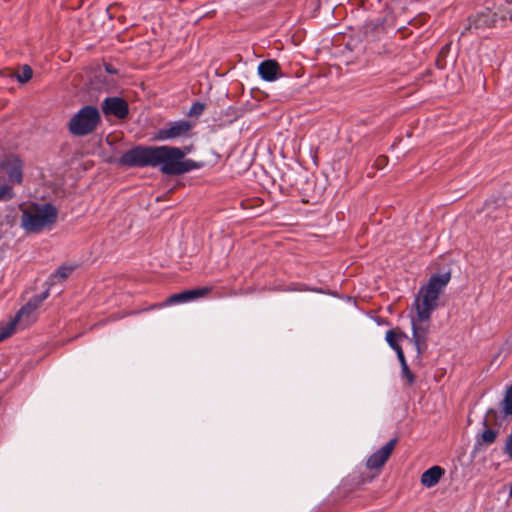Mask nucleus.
<instances>
[{"label": "nucleus", "mask_w": 512, "mask_h": 512, "mask_svg": "<svg viewBox=\"0 0 512 512\" xmlns=\"http://www.w3.org/2000/svg\"><path fill=\"white\" fill-rule=\"evenodd\" d=\"M189 152V147L137 145L124 152L119 163L127 167H160L163 174L177 176L203 167V163L185 158Z\"/></svg>", "instance_id": "1"}, {"label": "nucleus", "mask_w": 512, "mask_h": 512, "mask_svg": "<svg viewBox=\"0 0 512 512\" xmlns=\"http://www.w3.org/2000/svg\"><path fill=\"white\" fill-rule=\"evenodd\" d=\"M451 280L450 272L433 274L423 285L412 304L411 315L412 336L417 356L420 357L428 348V335L430 333L431 315L438 307V299Z\"/></svg>", "instance_id": "2"}, {"label": "nucleus", "mask_w": 512, "mask_h": 512, "mask_svg": "<svg viewBox=\"0 0 512 512\" xmlns=\"http://www.w3.org/2000/svg\"><path fill=\"white\" fill-rule=\"evenodd\" d=\"M64 283V265H60L56 273L51 275L47 280V288L40 294L31 298L16 313L13 319L0 326V342L13 334L16 327L25 328L36 321L37 309L40 304L50 295H60L63 292Z\"/></svg>", "instance_id": "3"}, {"label": "nucleus", "mask_w": 512, "mask_h": 512, "mask_svg": "<svg viewBox=\"0 0 512 512\" xmlns=\"http://www.w3.org/2000/svg\"><path fill=\"white\" fill-rule=\"evenodd\" d=\"M58 212L51 203H32L22 210L21 228L29 234L49 229L57 220Z\"/></svg>", "instance_id": "4"}, {"label": "nucleus", "mask_w": 512, "mask_h": 512, "mask_svg": "<svg viewBox=\"0 0 512 512\" xmlns=\"http://www.w3.org/2000/svg\"><path fill=\"white\" fill-rule=\"evenodd\" d=\"M101 121L100 113L94 106L81 108L69 122V130L76 136H86L92 133Z\"/></svg>", "instance_id": "5"}, {"label": "nucleus", "mask_w": 512, "mask_h": 512, "mask_svg": "<svg viewBox=\"0 0 512 512\" xmlns=\"http://www.w3.org/2000/svg\"><path fill=\"white\" fill-rule=\"evenodd\" d=\"M193 124L188 120H178L167 122L163 127L159 128L153 133L152 139L154 141H170L179 138H187Z\"/></svg>", "instance_id": "6"}, {"label": "nucleus", "mask_w": 512, "mask_h": 512, "mask_svg": "<svg viewBox=\"0 0 512 512\" xmlns=\"http://www.w3.org/2000/svg\"><path fill=\"white\" fill-rule=\"evenodd\" d=\"M211 287H200L190 290H184L180 293H175L170 295L164 302L160 304H155L150 307V309L162 308L170 305H177L188 303L194 301L199 298H203L211 292Z\"/></svg>", "instance_id": "7"}, {"label": "nucleus", "mask_w": 512, "mask_h": 512, "mask_svg": "<svg viewBox=\"0 0 512 512\" xmlns=\"http://www.w3.org/2000/svg\"><path fill=\"white\" fill-rule=\"evenodd\" d=\"M0 169L5 171L13 184H20L23 180V163L16 155H8L0 161Z\"/></svg>", "instance_id": "8"}, {"label": "nucleus", "mask_w": 512, "mask_h": 512, "mask_svg": "<svg viewBox=\"0 0 512 512\" xmlns=\"http://www.w3.org/2000/svg\"><path fill=\"white\" fill-rule=\"evenodd\" d=\"M397 442L398 438L394 437L390 439L383 447L375 451L366 461L367 468L371 470H377L383 467L392 454Z\"/></svg>", "instance_id": "9"}, {"label": "nucleus", "mask_w": 512, "mask_h": 512, "mask_svg": "<svg viewBox=\"0 0 512 512\" xmlns=\"http://www.w3.org/2000/svg\"><path fill=\"white\" fill-rule=\"evenodd\" d=\"M102 111L105 115H113L119 119H125L129 114V107L123 98L107 97L102 103Z\"/></svg>", "instance_id": "10"}, {"label": "nucleus", "mask_w": 512, "mask_h": 512, "mask_svg": "<svg viewBox=\"0 0 512 512\" xmlns=\"http://www.w3.org/2000/svg\"><path fill=\"white\" fill-rule=\"evenodd\" d=\"M498 16L496 14H491L490 12H484L477 15H472L468 18V26L469 29H485L495 26L497 22Z\"/></svg>", "instance_id": "11"}, {"label": "nucleus", "mask_w": 512, "mask_h": 512, "mask_svg": "<svg viewBox=\"0 0 512 512\" xmlns=\"http://www.w3.org/2000/svg\"><path fill=\"white\" fill-rule=\"evenodd\" d=\"M258 74L264 81L273 82L280 75V65L273 59L264 60L258 65Z\"/></svg>", "instance_id": "12"}, {"label": "nucleus", "mask_w": 512, "mask_h": 512, "mask_svg": "<svg viewBox=\"0 0 512 512\" xmlns=\"http://www.w3.org/2000/svg\"><path fill=\"white\" fill-rule=\"evenodd\" d=\"M495 415H496V411L493 409H490L487 412L486 417L483 420V426L485 427V429L481 433L477 434V436H476V444L477 445L488 446L495 442L497 435H498V431L488 427V418H490L491 416H495Z\"/></svg>", "instance_id": "13"}, {"label": "nucleus", "mask_w": 512, "mask_h": 512, "mask_svg": "<svg viewBox=\"0 0 512 512\" xmlns=\"http://www.w3.org/2000/svg\"><path fill=\"white\" fill-rule=\"evenodd\" d=\"M444 473L445 470L442 467L434 465L422 473L420 482L424 487L432 488L438 484Z\"/></svg>", "instance_id": "14"}, {"label": "nucleus", "mask_w": 512, "mask_h": 512, "mask_svg": "<svg viewBox=\"0 0 512 512\" xmlns=\"http://www.w3.org/2000/svg\"><path fill=\"white\" fill-rule=\"evenodd\" d=\"M385 339L389 346L396 351V349L401 348L400 342L404 339H409V337L399 329H390L386 332Z\"/></svg>", "instance_id": "15"}, {"label": "nucleus", "mask_w": 512, "mask_h": 512, "mask_svg": "<svg viewBox=\"0 0 512 512\" xmlns=\"http://www.w3.org/2000/svg\"><path fill=\"white\" fill-rule=\"evenodd\" d=\"M502 411L505 415L512 416V385L506 391L505 397L501 403Z\"/></svg>", "instance_id": "16"}, {"label": "nucleus", "mask_w": 512, "mask_h": 512, "mask_svg": "<svg viewBox=\"0 0 512 512\" xmlns=\"http://www.w3.org/2000/svg\"><path fill=\"white\" fill-rule=\"evenodd\" d=\"M33 71L29 65H23L21 71L16 74L19 83H26L32 78Z\"/></svg>", "instance_id": "17"}, {"label": "nucleus", "mask_w": 512, "mask_h": 512, "mask_svg": "<svg viewBox=\"0 0 512 512\" xmlns=\"http://www.w3.org/2000/svg\"><path fill=\"white\" fill-rule=\"evenodd\" d=\"M14 196L12 187L6 183H0V201H8Z\"/></svg>", "instance_id": "18"}, {"label": "nucleus", "mask_w": 512, "mask_h": 512, "mask_svg": "<svg viewBox=\"0 0 512 512\" xmlns=\"http://www.w3.org/2000/svg\"><path fill=\"white\" fill-rule=\"evenodd\" d=\"M205 110V105L201 102H195L192 104L191 108L189 109L188 115L189 116H200Z\"/></svg>", "instance_id": "19"}, {"label": "nucleus", "mask_w": 512, "mask_h": 512, "mask_svg": "<svg viewBox=\"0 0 512 512\" xmlns=\"http://www.w3.org/2000/svg\"><path fill=\"white\" fill-rule=\"evenodd\" d=\"M401 375L405 378L409 385H412L415 381V377L408 367V364L401 366Z\"/></svg>", "instance_id": "20"}, {"label": "nucleus", "mask_w": 512, "mask_h": 512, "mask_svg": "<svg viewBox=\"0 0 512 512\" xmlns=\"http://www.w3.org/2000/svg\"><path fill=\"white\" fill-rule=\"evenodd\" d=\"M396 354H397V358L400 362V365L403 366V365H406L407 362H406V358H405V355H404V352H403V349L402 347L399 348V349H396Z\"/></svg>", "instance_id": "21"}, {"label": "nucleus", "mask_w": 512, "mask_h": 512, "mask_svg": "<svg viewBox=\"0 0 512 512\" xmlns=\"http://www.w3.org/2000/svg\"><path fill=\"white\" fill-rule=\"evenodd\" d=\"M105 70L106 72L110 73V74H114L116 73V69H114L111 65L109 64H105Z\"/></svg>", "instance_id": "22"}, {"label": "nucleus", "mask_w": 512, "mask_h": 512, "mask_svg": "<svg viewBox=\"0 0 512 512\" xmlns=\"http://www.w3.org/2000/svg\"><path fill=\"white\" fill-rule=\"evenodd\" d=\"M285 291H302V289H298V288H296V287H292V286H290V287H288L287 289H285Z\"/></svg>", "instance_id": "23"}, {"label": "nucleus", "mask_w": 512, "mask_h": 512, "mask_svg": "<svg viewBox=\"0 0 512 512\" xmlns=\"http://www.w3.org/2000/svg\"><path fill=\"white\" fill-rule=\"evenodd\" d=\"M73 269H74V267H68V266H66V267H65L66 272H67L68 270H73Z\"/></svg>", "instance_id": "24"}, {"label": "nucleus", "mask_w": 512, "mask_h": 512, "mask_svg": "<svg viewBox=\"0 0 512 512\" xmlns=\"http://www.w3.org/2000/svg\"><path fill=\"white\" fill-rule=\"evenodd\" d=\"M510 497L512 498V485H511V488H510Z\"/></svg>", "instance_id": "25"}]
</instances>
